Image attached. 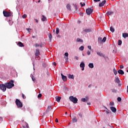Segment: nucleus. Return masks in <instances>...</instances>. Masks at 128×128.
I'll use <instances>...</instances> for the list:
<instances>
[{"instance_id": "obj_1", "label": "nucleus", "mask_w": 128, "mask_h": 128, "mask_svg": "<svg viewBox=\"0 0 128 128\" xmlns=\"http://www.w3.org/2000/svg\"><path fill=\"white\" fill-rule=\"evenodd\" d=\"M69 100L72 102H74V104H78V98L76 97H74V96H70L69 97Z\"/></svg>"}, {"instance_id": "obj_2", "label": "nucleus", "mask_w": 128, "mask_h": 128, "mask_svg": "<svg viewBox=\"0 0 128 128\" xmlns=\"http://www.w3.org/2000/svg\"><path fill=\"white\" fill-rule=\"evenodd\" d=\"M3 14L4 16H5L6 18H8L10 16H12V12H8V11L4 10Z\"/></svg>"}, {"instance_id": "obj_3", "label": "nucleus", "mask_w": 128, "mask_h": 128, "mask_svg": "<svg viewBox=\"0 0 128 128\" xmlns=\"http://www.w3.org/2000/svg\"><path fill=\"white\" fill-rule=\"evenodd\" d=\"M5 86H6V88H12L13 86H14V84L13 83H11L10 82H8L7 83H5Z\"/></svg>"}, {"instance_id": "obj_4", "label": "nucleus", "mask_w": 128, "mask_h": 128, "mask_svg": "<svg viewBox=\"0 0 128 128\" xmlns=\"http://www.w3.org/2000/svg\"><path fill=\"white\" fill-rule=\"evenodd\" d=\"M16 104L18 106V108H22V103L18 99H16Z\"/></svg>"}, {"instance_id": "obj_5", "label": "nucleus", "mask_w": 128, "mask_h": 128, "mask_svg": "<svg viewBox=\"0 0 128 128\" xmlns=\"http://www.w3.org/2000/svg\"><path fill=\"white\" fill-rule=\"evenodd\" d=\"M92 12H94V10L92 9L91 8H88L86 10V14L88 16H90V14H92Z\"/></svg>"}, {"instance_id": "obj_6", "label": "nucleus", "mask_w": 128, "mask_h": 128, "mask_svg": "<svg viewBox=\"0 0 128 128\" xmlns=\"http://www.w3.org/2000/svg\"><path fill=\"white\" fill-rule=\"evenodd\" d=\"M0 88L2 92H6V84H0Z\"/></svg>"}, {"instance_id": "obj_7", "label": "nucleus", "mask_w": 128, "mask_h": 128, "mask_svg": "<svg viewBox=\"0 0 128 128\" xmlns=\"http://www.w3.org/2000/svg\"><path fill=\"white\" fill-rule=\"evenodd\" d=\"M40 50H36V51L35 52V56L37 58H38V56H40Z\"/></svg>"}, {"instance_id": "obj_8", "label": "nucleus", "mask_w": 128, "mask_h": 128, "mask_svg": "<svg viewBox=\"0 0 128 128\" xmlns=\"http://www.w3.org/2000/svg\"><path fill=\"white\" fill-rule=\"evenodd\" d=\"M96 54L99 56H102L104 58H106V55L104 54L101 53L100 52H97Z\"/></svg>"}, {"instance_id": "obj_9", "label": "nucleus", "mask_w": 128, "mask_h": 128, "mask_svg": "<svg viewBox=\"0 0 128 128\" xmlns=\"http://www.w3.org/2000/svg\"><path fill=\"white\" fill-rule=\"evenodd\" d=\"M61 76L62 77V80L64 82H66V80H68V78H66V76L62 74H61Z\"/></svg>"}, {"instance_id": "obj_10", "label": "nucleus", "mask_w": 128, "mask_h": 128, "mask_svg": "<svg viewBox=\"0 0 128 128\" xmlns=\"http://www.w3.org/2000/svg\"><path fill=\"white\" fill-rule=\"evenodd\" d=\"M106 0H104L102 2L99 4V6L100 8H102V6H104V4H106Z\"/></svg>"}, {"instance_id": "obj_11", "label": "nucleus", "mask_w": 128, "mask_h": 128, "mask_svg": "<svg viewBox=\"0 0 128 128\" xmlns=\"http://www.w3.org/2000/svg\"><path fill=\"white\" fill-rule=\"evenodd\" d=\"M114 14V11H112V10L108 11L106 12V14H108V16H112V14Z\"/></svg>"}, {"instance_id": "obj_12", "label": "nucleus", "mask_w": 128, "mask_h": 128, "mask_svg": "<svg viewBox=\"0 0 128 128\" xmlns=\"http://www.w3.org/2000/svg\"><path fill=\"white\" fill-rule=\"evenodd\" d=\"M110 110H111L112 112H116V108L114 106H112L110 108Z\"/></svg>"}, {"instance_id": "obj_13", "label": "nucleus", "mask_w": 128, "mask_h": 128, "mask_svg": "<svg viewBox=\"0 0 128 128\" xmlns=\"http://www.w3.org/2000/svg\"><path fill=\"white\" fill-rule=\"evenodd\" d=\"M55 98L58 102H60V100H62V97L56 96L55 97Z\"/></svg>"}, {"instance_id": "obj_14", "label": "nucleus", "mask_w": 128, "mask_h": 128, "mask_svg": "<svg viewBox=\"0 0 128 128\" xmlns=\"http://www.w3.org/2000/svg\"><path fill=\"white\" fill-rule=\"evenodd\" d=\"M81 100L83 102H88V97L86 98H86H82Z\"/></svg>"}, {"instance_id": "obj_15", "label": "nucleus", "mask_w": 128, "mask_h": 128, "mask_svg": "<svg viewBox=\"0 0 128 128\" xmlns=\"http://www.w3.org/2000/svg\"><path fill=\"white\" fill-rule=\"evenodd\" d=\"M118 74H124V70H118Z\"/></svg>"}, {"instance_id": "obj_16", "label": "nucleus", "mask_w": 128, "mask_h": 128, "mask_svg": "<svg viewBox=\"0 0 128 128\" xmlns=\"http://www.w3.org/2000/svg\"><path fill=\"white\" fill-rule=\"evenodd\" d=\"M84 32H92V28H88V29H85L83 30Z\"/></svg>"}, {"instance_id": "obj_17", "label": "nucleus", "mask_w": 128, "mask_h": 128, "mask_svg": "<svg viewBox=\"0 0 128 128\" xmlns=\"http://www.w3.org/2000/svg\"><path fill=\"white\" fill-rule=\"evenodd\" d=\"M68 78H72V80H74V75H72L70 74H68Z\"/></svg>"}, {"instance_id": "obj_18", "label": "nucleus", "mask_w": 128, "mask_h": 128, "mask_svg": "<svg viewBox=\"0 0 128 128\" xmlns=\"http://www.w3.org/2000/svg\"><path fill=\"white\" fill-rule=\"evenodd\" d=\"M115 82H116L117 84H120V78H118V76H116V78H115Z\"/></svg>"}, {"instance_id": "obj_19", "label": "nucleus", "mask_w": 128, "mask_h": 128, "mask_svg": "<svg viewBox=\"0 0 128 128\" xmlns=\"http://www.w3.org/2000/svg\"><path fill=\"white\" fill-rule=\"evenodd\" d=\"M52 106H48L46 110V112H50V110H52Z\"/></svg>"}, {"instance_id": "obj_20", "label": "nucleus", "mask_w": 128, "mask_h": 128, "mask_svg": "<svg viewBox=\"0 0 128 128\" xmlns=\"http://www.w3.org/2000/svg\"><path fill=\"white\" fill-rule=\"evenodd\" d=\"M72 122H78V119L76 118V116H74L72 118Z\"/></svg>"}, {"instance_id": "obj_21", "label": "nucleus", "mask_w": 128, "mask_h": 128, "mask_svg": "<svg viewBox=\"0 0 128 128\" xmlns=\"http://www.w3.org/2000/svg\"><path fill=\"white\" fill-rule=\"evenodd\" d=\"M122 36L124 38H128V34L127 33H123L122 34Z\"/></svg>"}, {"instance_id": "obj_22", "label": "nucleus", "mask_w": 128, "mask_h": 128, "mask_svg": "<svg viewBox=\"0 0 128 128\" xmlns=\"http://www.w3.org/2000/svg\"><path fill=\"white\" fill-rule=\"evenodd\" d=\"M66 8L68 10H72V8H70V4H68L66 5Z\"/></svg>"}, {"instance_id": "obj_23", "label": "nucleus", "mask_w": 128, "mask_h": 128, "mask_svg": "<svg viewBox=\"0 0 128 128\" xmlns=\"http://www.w3.org/2000/svg\"><path fill=\"white\" fill-rule=\"evenodd\" d=\"M18 44L19 46H20V47L24 46V44H22V42H18Z\"/></svg>"}, {"instance_id": "obj_24", "label": "nucleus", "mask_w": 128, "mask_h": 128, "mask_svg": "<svg viewBox=\"0 0 128 128\" xmlns=\"http://www.w3.org/2000/svg\"><path fill=\"white\" fill-rule=\"evenodd\" d=\"M88 66L89 68H94V64L92 63H90L88 64Z\"/></svg>"}, {"instance_id": "obj_25", "label": "nucleus", "mask_w": 128, "mask_h": 128, "mask_svg": "<svg viewBox=\"0 0 128 128\" xmlns=\"http://www.w3.org/2000/svg\"><path fill=\"white\" fill-rule=\"evenodd\" d=\"M98 42H102V37L98 38Z\"/></svg>"}, {"instance_id": "obj_26", "label": "nucleus", "mask_w": 128, "mask_h": 128, "mask_svg": "<svg viewBox=\"0 0 128 128\" xmlns=\"http://www.w3.org/2000/svg\"><path fill=\"white\" fill-rule=\"evenodd\" d=\"M42 22H45L46 20V18L44 15L42 16Z\"/></svg>"}, {"instance_id": "obj_27", "label": "nucleus", "mask_w": 128, "mask_h": 128, "mask_svg": "<svg viewBox=\"0 0 128 128\" xmlns=\"http://www.w3.org/2000/svg\"><path fill=\"white\" fill-rule=\"evenodd\" d=\"M113 72L115 76H116V74H118V71H116V68H114L113 69Z\"/></svg>"}, {"instance_id": "obj_28", "label": "nucleus", "mask_w": 128, "mask_h": 128, "mask_svg": "<svg viewBox=\"0 0 128 128\" xmlns=\"http://www.w3.org/2000/svg\"><path fill=\"white\" fill-rule=\"evenodd\" d=\"M76 42H82V40L80 38H78L77 40H76Z\"/></svg>"}, {"instance_id": "obj_29", "label": "nucleus", "mask_w": 128, "mask_h": 128, "mask_svg": "<svg viewBox=\"0 0 128 128\" xmlns=\"http://www.w3.org/2000/svg\"><path fill=\"white\" fill-rule=\"evenodd\" d=\"M80 68H84V62H82L80 64Z\"/></svg>"}, {"instance_id": "obj_30", "label": "nucleus", "mask_w": 128, "mask_h": 128, "mask_svg": "<svg viewBox=\"0 0 128 128\" xmlns=\"http://www.w3.org/2000/svg\"><path fill=\"white\" fill-rule=\"evenodd\" d=\"M110 32H114V28L112 26H111L110 28Z\"/></svg>"}, {"instance_id": "obj_31", "label": "nucleus", "mask_w": 128, "mask_h": 128, "mask_svg": "<svg viewBox=\"0 0 128 128\" xmlns=\"http://www.w3.org/2000/svg\"><path fill=\"white\" fill-rule=\"evenodd\" d=\"M122 42L120 40H118V46H122Z\"/></svg>"}, {"instance_id": "obj_32", "label": "nucleus", "mask_w": 128, "mask_h": 128, "mask_svg": "<svg viewBox=\"0 0 128 128\" xmlns=\"http://www.w3.org/2000/svg\"><path fill=\"white\" fill-rule=\"evenodd\" d=\"M84 48V47L82 46H80V47L79 48L80 50H83Z\"/></svg>"}, {"instance_id": "obj_33", "label": "nucleus", "mask_w": 128, "mask_h": 128, "mask_svg": "<svg viewBox=\"0 0 128 128\" xmlns=\"http://www.w3.org/2000/svg\"><path fill=\"white\" fill-rule=\"evenodd\" d=\"M48 38H49L50 40H52V34H50L48 35Z\"/></svg>"}, {"instance_id": "obj_34", "label": "nucleus", "mask_w": 128, "mask_h": 128, "mask_svg": "<svg viewBox=\"0 0 128 128\" xmlns=\"http://www.w3.org/2000/svg\"><path fill=\"white\" fill-rule=\"evenodd\" d=\"M56 34H60V29H58V28H56Z\"/></svg>"}, {"instance_id": "obj_35", "label": "nucleus", "mask_w": 128, "mask_h": 128, "mask_svg": "<svg viewBox=\"0 0 128 128\" xmlns=\"http://www.w3.org/2000/svg\"><path fill=\"white\" fill-rule=\"evenodd\" d=\"M106 37H104L102 40V42H106Z\"/></svg>"}, {"instance_id": "obj_36", "label": "nucleus", "mask_w": 128, "mask_h": 128, "mask_svg": "<svg viewBox=\"0 0 128 128\" xmlns=\"http://www.w3.org/2000/svg\"><path fill=\"white\" fill-rule=\"evenodd\" d=\"M73 6H74V7L75 8L76 10H78V6L76 4H73Z\"/></svg>"}, {"instance_id": "obj_37", "label": "nucleus", "mask_w": 128, "mask_h": 128, "mask_svg": "<svg viewBox=\"0 0 128 128\" xmlns=\"http://www.w3.org/2000/svg\"><path fill=\"white\" fill-rule=\"evenodd\" d=\"M118 102H122V98L120 97H118L117 98Z\"/></svg>"}, {"instance_id": "obj_38", "label": "nucleus", "mask_w": 128, "mask_h": 128, "mask_svg": "<svg viewBox=\"0 0 128 128\" xmlns=\"http://www.w3.org/2000/svg\"><path fill=\"white\" fill-rule=\"evenodd\" d=\"M80 4H81V6L82 7V6H86V4L84 3L82 4V2H80Z\"/></svg>"}, {"instance_id": "obj_39", "label": "nucleus", "mask_w": 128, "mask_h": 128, "mask_svg": "<svg viewBox=\"0 0 128 128\" xmlns=\"http://www.w3.org/2000/svg\"><path fill=\"white\" fill-rule=\"evenodd\" d=\"M38 98H42V94H38Z\"/></svg>"}, {"instance_id": "obj_40", "label": "nucleus", "mask_w": 128, "mask_h": 128, "mask_svg": "<svg viewBox=\"0 0 128 128\" xmlns=\"http://www.w3.org/2000/svg\"><path fill=\"white\" fill-rule=\"evenodd\" d=\"M64 56H66V58H68V53L66 52L64 54Z\"/></svg>"}, {"instance_id": "obj_41", "label": "nucleus", "mask_w": 128, "mask_h": 128, "mask_svg": "<svg viewBox=\"0 0 128 128\" xmlns=\"http://www.w3.org/2000/svg\"><path fill=\"white\" fill-rule=\"evenodd\" d=\"M32 79L33 82L36 81V78H34V76H32Z\"/></svg>"}, {"instance_id": "obj_42", "label": "nucleus", "mask_w": 128, "mask_h": 128, "mask_svg": "<svg viewBox=\"0 0 128 128\" xmlns=\"http://www.w3.org/2000/svg\"><path fill=\"white\" fill-rule=\"evenodd\" d=\"M110 106H114V102H110Z\"/></svg>"}, {"instance_id": "obj_43", "label": "nucleus", "mask_w": 128, "mask_h": 128, "mask_svg": "<svg viewBox=\"0 0 128 128\" xmlns=\"http://www.w3.org/2000/svg\"><path fill=\"white\" fill-rule=\"evenodd\" d=\"M22 18H26V14H24L22 16Z\"/></svg>"}, {"instance_id": "obj_44", "label": "nucleus", "mask_w": 128, "mask_h": 128, "mask_svg": "<svg viewBox=\"0 0 128 128\" xmlns=\"http://www.w3.org/2000/svg\"><path fill=\"white\" fill-rule=\"evenodd\" d=\"M22 98L23 99H26V96L24 94H22Z\"/></svg>"}, {"instance_id": "obj_45", "label": "nucleus", "mask_w": 128, "mask_h": 128, "mask_svg": "<svg viewBox=\"0 0 128 128\" xmlns=\"http://www.w3.org/2000/svg\"><path fill=\"white\" fill-rule=\"evenodd\" d=\"M26 30H28V32L30 33V30H32V29L30 28H26Z\"/></svg>"}, {"instance_id": "obj_46", "label": "nucleus", "mask_w": 128, "mask_h": 128, "mask_svg": "<svg viewBox=\"0 0 128 128\" xmlns=\"http://www.w3.org/2000/svg\"><path fill=\"white\" fill-rule=\"evenodd\" d=\"M94 1L95 2H100V0H94Z\"/></svg>"}, {"instance_id": "obj_47", "label": "nucleus", "mask_w": 128, "mask_h": 128, "mask_svg": "<svg viewBox=\"0 0 128 128\" xmlns=\"http://www.w3.org/2000/svg\"><path fill=\"white\" fill-rule=\"evenodd\" d=\"M42 66H43L44 68H46V64L43 63V64H42Z\"/></svg>"}, {"instance_id": "obj_48", "label": "nucleus", "mask_w": 128, "mask_h": 128, "mask_svg": "<svg viewBox=\"0 0 128 128\" xmlns=\"http://www.w3.org/2000/svg\"><path fill=\"white\" fill-rule=\"evenodd\" d=\"M87 54H88V56H90V52L88 51L87 52Z\"/></svg>"}, {"instance_id": "obj_49", "label": "nucleus", "mask_w": 128, "mask_h": 128, "mask_svg": "<svg viewBox=\"0 0 128 128\" xmlns=\"http://www.w3.org/2000/svg\"><path fill=\"white\" fill-rule=\"evenodd\" d=\"M88 48L89 50H92V46H88Z\"/></svg>"}, {"instance_id": "obj_50", "label": "nucleus", "mask_w": 128, "mask_h": 128, "mask_svg": "<svg viewBox=\"0 0 128 128\" xmlns=\"http://www.w3.org/2000/svg\"><path fill=\"white\" fill-rule=\"evenodd\" d=\"M74 58H76L77 60H78V56H75Z\"/></svg>"}, {"instance_id": "obj_51", "label": "nucleus", "mask_w": 128, "mask_h": 128, "mask_svg": "<svg viewBox=\"0 0 128 128\" xmlns=\"http://www.w3.org/2000/svg\"><path fill=\"white\" fill-rule=\"evenodd\" d=\"M35 46H36V47L40 46V45L38 44H35Z\"/></svg>"}, {"instance_id": "obj_52", "label": "nucleus", "mask_w": 128, "mask_h": 128, "mask_svg": "<svg viewBox=\"0 0 128 128\" xmlns=\"http://www.w3.org/2000/svg\"><path fill=\"white\" fill-rule=\"evenodd\" d=\"M120 68H124V66L121 65L120 66Z\"/></svg>"}, {"instance_id": "obj_53", "label": "nucleus", "mask_w": 128, "mask_h": 128, "mask_svg": "<svg viewBox=\"0 0 128 128\" xmlns=\"http://www.w3.org/2000/svg\"><path fill=\"white\" fill-rule=\"evenodd\" d=\"M55 122H58V118H56L55 120Z\"/></svg>"}, {"instance_id": "obj_54", "label": "nucleus", "mask_w": 128, "mask_h": 128, "mask_svg": "<svg viewBox=\"0 0 128 128\" xmlns=\"http://www.w3.org/2000/svg\"><path fill=\"white\" fill-rule=\"evenodd\" d=\"M66 62H68V57L66 58Z\"/></svg>"}, {"instance_id": "obj_55", "label": "nucleus", "mask_w": 128, "mask_h": 128, "mask_svg": "<svg viewBox=\"0 0 128 128\" xmlns=\"http://www.w3.org/2000/svg\"><path fill=\"white\" fill-rule=\"evenodd\" d=\"M106 112L107 114H110V112L108 110H106Z\"/></svg>"}, {"instance_id": "obj_56", "label": "nucleus", "mask_w": 128, "mask_h": 128, "mask_svg": "<svg viewBox=\"0 0 128 128\" xmlns=\"http://www.w3.org/2000/svg\"><path fill=\"white\" fill-rule=\"evenodd\" d=\"M10 82L12 84L14 82V80H10V82Z\"/></svg>"}, {"instance_id": "obj_57", "label": "nucleus", "mask_w": 128, "mask_h": 128, "mask_svg": "<svg viewBox=\"0 0 128 128\" xmlns=\"http://www.w3.org/2000/svg\"><path fill=\"white\" fill-rule=\"evenodd\" d=\"M53 64H54V66H56V62H54L53 63Z\"/></svg>"}, {"instance_id": "obj_58", "label": "nucleus", "mask_w": 128, "mask_h": 128, "mask_svg": "<svg viewBox=\"0 0 128 128\" xmlns=\"http://www.w3.org/2000/svg\"><path fill=\"white\" fill-rule=\"evenodd\" d=\"M35 20H36V22L38 23V20L35 19Z\"/></svg>"}, {"instance_id": "obj_59", "label": "nucleus", "mask_w": 128, "mask_h": 128, "mask_svg": "<svg viewBox=\"0 0 128 128\" xmlns=\"http://www.w3.org/2000/svg\"><path fill=\"white\" fill-rule=\"evenodd\" d=\"M87 104H88V106H90V102H88Z\"/></svg>"}, {"instance_id": "obj_60", "label": "nucleus", "mask_w": 128, "mask_h": 128, "mask_svg": "<svg viewBox=\"0 0 128 128\" xmlns=\"http://www.w3.org/2000/svg\"><path fill=\"white\" fill-rule=\"evenodd\" d=\"M88 88H91L92 87V84H90L88 86Z\"/></svg>"}, {"instance_id": "obj_61", "label": "nucleus", "mask_w": 128, "mask_h": 128, "mask_svg": "<svg viewBox=\"0 0 128 128\" xmlns=\"http://www.w3.org/2000/svg\"><path fill=\"white\" fill-rule=\"evenodd\" d=\"M36 38V37L35 36H32V38Z\"/></svg>"}, {"instance_id": "obj_62", "label": "nucleus", "mask_w": 128, "mask_h": 128, "mask_svg": "<svg viewBox=\"0 0 128 128\" xmlns=\"http://www.w3.org/2000/svg\"><path fill=\"white\" fill-rule=\"evenodd\" d=\"M82 70H84V68H82Z\"/></svg>"}, {"instance_id": "obj_63", "label": "nucleus", "mask_w": 128, "mask_h": 128, "mask_svg": "<svg viewBox=\"0 0 128 128\" xmlns=\"http://www.w3.org/2000/svg\"><path fill=\"white\" fill-rule=\"evenodd\" d=\"M65 114H68V112H65Z\"/></svg>"}, {"instance_id": "obj_64", "label": "nucleus", "mask_w": 128, "mask_h": 128, "mask_svg": "<svg viewBox=\"0 0 128 128\" xmlns=\"http://www.w3.org/2000/svg\"><path fill=\"white\" fill-rule=\"evenodd\" d=\"M126 72H128V70H127V71H126Z\"/></svg>"}]
</instances>
